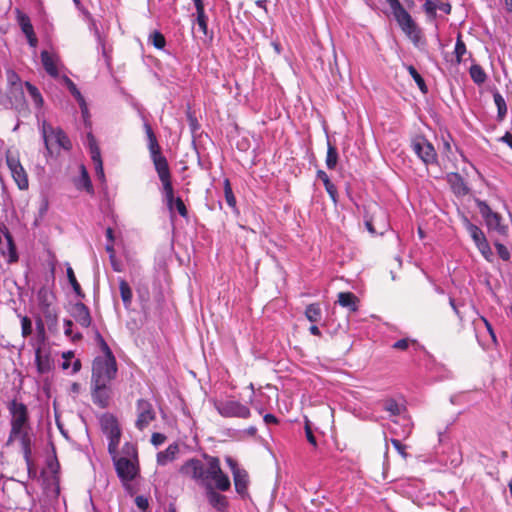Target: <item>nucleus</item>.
<instances>
[{
	"instance_id": "59",
	"label": "nucleus",
	"mask_w": 512,
	"mask_h": 512,
	"mask_svg": "<svg viewBox=\"0 0 512 512\" xmlns=\"http://www.w3.org/2000/svg\"><path fill=\"white\" fill-rule=\"evenodd\" d=\"M481 321L484 323V325H485L488 333L490 334L493 342L496 343V341H497L496 335L494 333V330H493L492 325L490 324V322L486 318H484V317H481Z\"/></svg>"
},
{
	"instance_id": "14",
	"label": "nucleus",
	"mask_w": 512,
	"mask_h": 512,
	"mask_svg": "<svg viewBox=\"0 0 512 512\" xmlns=\"http://www.w3.org/2000/svg\"><path fill=\"white\" fill-rule=\"evenodd\" d=\"M6 163L11 172V175L16 182L17 186L21 190L28 188V177L27 173L21 165L18 156L11 153L6 155Z\"/></svg>"
},
{
	"instance_id": "15",
	"label": "nucleus",
	"mask_w": 512,
	"mask_h": 512,
	"mask_svg": "<svg viewBox=\"0 0 512 512\" xmlns=\"http://www.w3.org/2000/svg\"><path fill=\"white\" fill-rule=\"evenodd\" d=\"M35 363L39 374H47L54 369V360L51 349L47 345H38L35 348Z\"/></svg>"
},
{
	"instance_id": "4",
	"label": "nucleus",
	"mask_w": 512,
	"mask_h": 512,
	"mask_svg": "<svg viewBox=\"0 0 512 512\" xmlns=\"http://www.w3.org/2000/svg\"><path fill=\"white\" fill-rule=\"evenodd\" d=\"M402 32L417 45L422 37L421 29L399 0H386Z\"/></svg>"
},
{
	"instance_id": "11",
	"label": "nucleus",
	"mask_w": 512,
	"mask_h": 512,
	"mask_svg": "<svg viewBox=\"0 0 512 512\" xmlns=\"http://www.w3.org/2000/svg\"><path fill=\"white\" fill-rule=\"evenodd\" d=\"M480 214L484 218L486 225L489 229L495 230L500 234H506L508 226L502 223L500 214L493 212L490 206L482 200L476 201Z\"/></svg>"
},
{
	"instance_id": "64",
	"label": "nucleus",
	"mask_w": 512,
	"mask_h": 512,
	"mask_svg": "<svg viewBox=\"0 0 512 512\" xmlns=\"http://www.w3.org/2000/svg\"><path fill=\"white\" fill-rule=\"evenodd\" d=\"M264 422L266 424H275L278 422V420L273 414H266L264 416Z\"/></svg>"
},
{
	"instance_id": "30",
	"label": "nucleus",
	"mask_w": 512,
	"mask_h": 512,
	"mask_svg": "<svg viewBox=\"0 0 512 512\" xmlns=\"http://www.w3.org/2000/svg\"><path fill=\"white\" fill-rule=\"evenodd\" d=\"M178 445L171 444L167 447L166 450L161 451L157 454V463L159 465H166L168 462L174 460L176 454L178 453Z\"/></svg>"
},
{
	"instance_id": "22",
	"label": "nucleus",
	"mask_w": 512,
	"mask_h": 512,
	"mask_svg": "<svg viewBox=\"0 0 512 512\" xmlns=\"http://www.w3.org/2000/svg\"><path fill=\"white\" fill-rule=\"evenodd\" d=\"M18 23L21 27L22 32L27 37L28 43L31 47L35 48L38 43V39L34 33L33 26L30 22V19L27 15L18 11Z\"/></svg>"
},
{
	"instance_id": "9",
	"label": "nucleus",
	"mask_w": 512,
	"mask_h": 512,
	"mask_svg": "<svg viewBox=\"0 0 512 512\" xmlns=\"http://www.w3.org/2000/svg\"><path fill=\"white\" fill-rule=\"evenodd\" d=\"M412 150L426 164H434L437 161V153L434 146L423 136H416L411 142Z\"/></svg>"
},
{
	"instance_id": "51",
	"label": "nucleus",
	"mask_w": 512,
	"mask_h": 512,
	"mask_svg": "<svg viewBox=\"0 0 512 512\" xmlns=\"http://www.w3.org/2000/svg\"><path fill=\"white\" fill-rule=\"evenodd\" d=\"M320 313V310L316 304H311L306 308L305 315L307 319L311 322L317 320V317Z\"/></svg>"
},
{
	"instance_id": "2",
	"label": "nucleus",
	"mask_w": 512,
	"mask_h": 512,
	"mask_svg": "<svg viewBox=\"0 0 512 512\" xmlns=\"http://www.w3.org/2000/svg\"><path fill=\"white\" fill-rule=\"evenodd\" d=\"M145 132L148 138V148L155 170L163 186V193L168 209L172 212L175 200L174 189L171 181V173L167 159L161 154V148L149 123H144Z\"/></svg>"
},
{
	"instance_id": "8",
	"label": "nucleus",
	"mask_w": 512,
	"mask_h": 512,
	"mask_svg": "<svg viewBox=\"0 0 512 512\" xmlns=\"http://www.w3.org/2000/svg\"><path fill=\"white\" fill-rule=\"evenodd\" d=\"M10 425L11 429L6 445L9 446L15 440H19L21 443L24 457L27 461H29V457L31 454V438L29 436L28 430L30 427L12 422H10Z\"/></svg>"
},
{
	"instance_id": "28",
	"label": "nucleus",
	"mask_w": 512,
	"mask_h": 512,
	"mask_svg": "<svg viewBox=\"0 0 512 512\" xmlns=\"http://www.w3.org/2000/svg\"><path fill=\"white\" fill-rule=\"evenodd\" d=\"M338 302L342 307L348 308L350 311H357L358 298L352 292H340L338 294Z\"/></svg>"
},
{
	"instance_id": "61",
	"label": "nucleus",
	"mask_w": 512,
	"mask_h": 512,
	"mask_svg": "<svg viewBox=\"0 0 512 512\" xmlns=\"http://www.w3.org/2000/svg\"><path fill=\"white\" fill-rule=\"evenodd\" d=\"M437 9L443 11L445 14H450L452 7L450 3L440 2L437 4Z\"/></svg>"
},
{
	"instance_id": "26",
	"label": "nucleus",
	"mask_w": 512,
	"mask_h": 512,
	"mask_svg": "<svg viewBox=\"0 0 512 512\" xmlns=\"http://www.w3.org/2000/svg\"><path fill=\"white\" fill-rule=\"evenodd\" d=\"M73 317L85 328L89 327L92 321L88 307L81 302L73 306Z\"/></svg>"
},
{
	"instance_id": "10",
	"label": "nucleus",
	"mask_w": 512,
	"mask_h": 512,
	"mask_svg": "<svg viewBox=\"0 0 512 512\" xmlns=\"http://www.w3.org/2000/svg\"><path fill=\"white\" fill-rule=\"evenodd\" d=\"M225 461L233 474V480L236 492L245 497L248 494L249 476L245 469L239 467L237 461L231 456H227Z\"/></svg>"
},
{
	"instance_id": "24",
	"label": "nucleus",
	"mask_w": 512,
	"mask_h": 512,
	"mask_svg": "<svg viewBox=\"0 0 512 512\" xmlns=\"http://www.w3.org/2000/svg\"><path fill=\"white\" fill-rule=\"evenodd\" d=\"M5 242L3 241L0 246V252L4 257H8V262L13 263L18 260V255L16 252V247L13 241L12 235L6 229L4 232Z\"/></svg>"
},
{
	"instance_id": "45",
	"label": "nucleus",
	"mask_w": 512,
	"mask_h": 512,
	"mask_svg": "<svg viewBox=\"0 0 512 512\" xmlns=\"http://www.w3.org/2000/svg\"><path fill=\"white\" fill-rule=\"evenodd\" d=\"M89 147H90V154H91V159H92L93 163L96 164L98 161H102L100 149L98 148V146L95 142V139L91 135L89 136Z\"/></svg>"
},
{
	"instance_id": "58",
	"label": "nucleus",
	"mask_w": 512,
	"mask_h": 512,
	"mask_svg": "<svg viewBox=\"0 0 512 512\" xmlns=\"http://www.w3.org/2000/svg\"><path fill=\"white\" fill-rule=\"evenodd\" d=\"M135 503H136L137 507L142 510L147 509L148 505H149L147 498H145L143 496H137L135 499Z\"/></svg>"
},
{
	"instance_id": "33",
	"label": "nucleus",
	"mask_w": 512,
	"mask_h": 512,
	"mask_svg": "<svg viewBox=\"0 0 512 512\" xmlns=\"http://www.w3.org/2000/svg\"><path fill=\"white\" fill-rule=\"evenodd\" d=\"M63 81H64L65 85L67 86V88L69 89V91L71 92V94L78 101V103L81 106V108L82 109H84V108L86 109V107H85V100H84L82 94L80 93V91L78 90V88L76 87L75 83L70 78H68L67 76L63 77Z\"/></svg>"
},
{
	"instance_id": "55",
	"label": "nucleus",
	"mask_w": 512,
	"mask_h": 512,
	"mask_svg": "<svg viewBox=\"0 0 512 512\" xmlns=\"http://www.w3.org/2000/svg\"><path fill=\"white\" fill-rule=\"evenodd\" d=\"M175 207L178 211V213L182 216V217H187L188 215V211H187V208L184 204V202L182 201L181 198H176L175 200Z\"/></svg>"
},
{
	"instance_id": "54",
	"label": "nucleus",
	"mask_w": 512,
	"mask_h": 512,
	"mask_svg": "<svg viewBox=\"0 0 512 512\" xmlns=\"http://www.w3.org/2000/svg\"><path fill=\"white\" fill-rule=\"evenodd\" d=\"M391 444L402 455V457H407L406 446L402 444L400 440L393 438L391 439Z\"/></svg>"
},
{
	"instance_id": "1",
	"label": "nucleus",
	"mask_w": 512,
	"mask_h": 512,
	"mask_svg": "<svg viewBox=\"0 0 512 512\" xmlns=\"http://www.w3.org/2000/svg\"><path fill=\"white\" fill-rule=\"evenodd\" d=\"M204 459L206 460V465L197 458L188 459L180 467V474L204 487L210 483V480H213L216 489L228 491L231 487V482L229 477L222 471L219 458L205 454Z\"/></svg>"
},
{
	"instance_id": "62",
	"label": "nucleus",
	"mask_w": 512,
	"mask_h": 512,
	"mask_svg": "<svg viewBox=\"0 0 512 512\" xmlns=\"http://www.w3.org/2000/svg\"><path fill=\"white\" fill-rule=\"evenodd\" d=\"M94 166H95V170H96L97 176L100 179H104V171H103V163H102V161H98L96 164H94Z\"/></svg>"
},
{
	"instance_id": "60",
	"label": "nucleus",
	"mask_w": 512,
	"mask_h": 512,
	"mask_svg": "<svg viewBox=\"0 0 512 512\" xmlns=\"http://www.w3.org/2000/svg\"><path fill=\"white\" fill-rule=\"evenodd\" d=\"M327 415L329 416L330 423L333 424L334 422V410L330 405H327L325 408L322 407V416Z\"/></svg>"
},
{
	"instance_id": "35",
	"label": "nucleus",
	"mask_w": 512,
	"mask_h": 512,
	"mask_svg": "<svg viewBox=\"0 0 512 512\" xmlns=\"http://www.w3.org/2000/svg\"><path fill=\"white\" fill-rule=\"evenodd\" d=\"M407 70H408V73L410 74V76L416 82V84H417L418 88L420 89V91L422 93L426 94L428 92V87H427V85L425 83V80L419 74V72L416 70V68L413 65H409V66H407Z\"/></svg>"
},
{
	"instance_id": "18",
	"label": "nucleus",
	"mask_w": 512,
	"mask_h": 512,
	"mask_svg": "<svg viewBox=\"0 0 512 512\" xmlns=\"http://www.w3.org/2000/svg\"><path fill=\"white\" fill-rule=\"evenodd\" d=\"M92 384V400L94 404L100 408L109 406L111 398V389L109 383L91 382Z\"/></svg>"
},
{
	"instance_id": "5",
	"label": "nucleus",
	"mask_w": 512,
	"mask_h": 512,
	"mask_svg": "<svg viewBox=\"0 0 512 512\" xmlns=\"http://www.w3.org/2000/svg\"><path fill=\"white\" fill-rule=\"evenodd\" d=\"M42 136L46 149L49 154H54L63 148L69 150L71 148V142L67 135L61 129H54L46 121L42 124Z\"/></svg>"
},
{
	"instance_id": "46",
	"label": "nucleus",
	"mask_w": 512,
	"mask_h": 512,
	"mask_svg": "<svg viewBox=\"0 0 512 512\" xmlns=\"http://www.w3.org/2000/svg\"><path fill=\"white\" fill-rule=\"evenodd\" d=\"M224 194H225V199H226L227 204L230 207H235L236 199L234 197V194H233V191H232V188L230 185V181L228 179H225V181H224Z\"/></svg>"
},
{
	"instance_id": "25",
	"label": "nucleus",
	"mask_w": 512,
	"mask_h": 512,
	"mask_svg": "<svg viewBox=\"0 0 512 512\" xmlns=\"http://www.w3.org/2000/svg\"><path fill=\"white\" fill-rule=\"evenodd\" d=\"M382 409L390 416H402L407 414V408L404 403H399L393 398H386L381 401Z\"/></svg>"
},
{
	"instance_id": "16",
	"label": "nucleus",
	"mask_w": 512,
	"mask_h": 512,
	"mask_svg": "<svg viewBox=\"0 0 512 512\" xmlns=\"http://www.w3.org/2000/svg\"><path fill=\"white\" fill-rule=\"evenodd\" d=\"M155 411L152 404L144 399L137 401V420L135 426L139 430H144L153 420H155Z\"/></svg>"
},
{
	"instance_id": "53",
	"label": "nucleus",
	"mask_w": 512,
	"mask_h": 512,
	"mask_svg": "<svg viewBox=\"0 0 512 512\" xmlns=\"http://www.w3.org/2000/svg\"><path fill=\"white\" fill-rule=\"evenodd\" d=\"M478 249L480 250V252L482 253V255L487 259V260H490V256L492 255V251H491V248L489 246V243L486 240H484L483 242H481L479 245H477Z\"/></svg>"
},
{
	"instance_id": "29",
	"label": "nucleus",
	"mask_w": 512,
	"mask_h": 512,
	"mask_svg": "<svg viewBox=\"0 0 512 512\" xmlns=\"http://www.w3.org/2000/svg\"><path fill=\"white\" fill-rule=\"evenodd\" d=\"M464 226L467 232L469 233L470 237L475 242L476 246L479 245L484 240H486L483 231L478 226L471 223L467 218L464 219Z\"/></svg>"
},
{
	"instance_id": "44",
	"label": "nucleus",
	"mask_w": 512,
	"mask_h": 512,
	"mask_svg": "<svg viewBox=\"0 0 512 512\" xmlns=\"http://www.w3.org/2000/svg\"><path fill=\"white\" fill-rule=\"evenodd\" d=\"M322 181L324 183L327 193L330 195L334 203L337 201V189L333 183L327 178L326 174L322 171Z\"/></svg>"
},
{
	"instance_id": "19",
	"label": "nucleus",
	"mask_w": 512,
	"mask_h": 512,
	"mask_svg": "<svg viewBox=\"0 0 512 512\" xmlns=\"http://www.w3.org/2000/svg\"><path fill=\"white\" fill-rule=\"evenodd\" d=\"M8 410L11 415L10 422L30 427L28 409L25 404L13 400L9 403Z\"/></svg>"
},
{
	"instance_id": "63",
	"label": "nucleus",
	"mask_w": 512,
	"mask_h": 512,
	"mask_svg": "<svg viewBox=\"0 0 512 512\" xmlns=\"http://www.w3.org/2000/svg\"><path fill=\"white\" fill-rule=\"evenodd\" d=\"M500 141L506 143L512 149V133L506 132L504 136L500 138Z\"/></svg>"
},
{
	"instance_id": "37",
	"label": "nucleus",
	"mask_w": 512,
	"mask_h": 512,
	"mask_svg": "<svg viewBox=\"0 0 512 512\" xmlns=\"http://www.w3.org/2000/svg\"><path fill=\"white\" fill-rule=\"evenodd\" d=\"M328 150L326 156V165L329 169L335 168L338 161V152L336 147L332 146L330 141L328 140Z\"/></svg>"
},
{
	"instance_id": "34",
	"label": "nucleus",
	"mask_w": 512,
	"mask_h": 512,
	"mask_svg": "<svg viewBox=\"0 0 512 512\" xmlns=\"http://www.w3.org/2000/svg\"><path fill=\"white\" fill-rule=\"evenodd\" d=\"M119 289L122 301L125 307H129L132 301V290L126 280L121 279L119 282Z\"/></svg>"
},
{
	"instance_id": "52",
	"label": "nucleus",
	"mask_w": 512,
	"mask_h": 512,
	"mask_svg": "<svg viewBox=\"0 0 512 512\" xmlns=\"http://www.w3.org/2000/svg\"><path fill=\"white\" fill-rule=\"evenodd\" d=\"M72 326H73V323L71 320H64L65 335L68 337H71L74 341L80 340L82 338V335L80 333L73 335Z\"/></svg>"
},
{
	"instance_id": "39",
	"label": "nucleus",
	"mask_w": 512,
	"mask_h": 512,
	"mask_svg": "<svg viewBox=\"0 0 512 512\" xmlns=\"http://www.w3.org/2000/svg\"><path fill=\"white\" fill-rule=\"evenodd\" d=\"M67 277L76 295L79 297H84V293L82 292L81 286L78 283L74 271L71 267L67 268Z\"/></svg>"
},
{
	"instance_id": "43",
	"label": "nucleus",
	"mask_w": 512,
	"mask_h": 512,
	"mask_svg": "<svg viewBox=\"0 0 512 512\" xmlns=\"http://www.w3.org/2000/svg\"><path fill=\"white\" fill-rule=\"evenodd\" d=\"M36 330H37V337H36V346L38 345H46V332H45V326L41 319H39L36 322Z\"/></svg>"
},
{
	"instance_id": "42",
	"label": "nucleus",
	"mask_w": 512,
	"mask_h": 512,
	"mask_svg": "<svg viewBox=\"0 0 512 512\" xmlns=\"http://www.w3.org/2000/svg\"><path fill=\"white\" fill-rule=\"evenodd\" d=\"M149 41L156 47L157 49L164 48L166 44L165 37L159 31H154L149 36Z\"/></svg>"
},
{
	"instance_id": "27",
	"label": "nucleus",
	"mask_w": 512,
	"mask_h": 512,
	"mask_svg": "<svg viewBox=\"0 0 512 512\" xmlns=\"http://www.w3.org/2000/svg\"><path fill=\"white\" fill-rule=\"evenodd\" d=\"M196 8V23L199 31L206 36L208 31V18L205 14L204 4L202 0H193Z\"/></svg>"
},
{
	"instance_id": "13",
	"label": "nucleus",
	"mask_w": 512,
	"mask_h": 512,
	"mask_svg": "<svg viewBox=\"0 0 512 512\" xmlns=\"http://www.w3.org/2000/svg\"><path fill=\"white\" fill-rule=\"evenodd\" d=\"M365 226L372 235H383L389 228L387 213L379 208L365 220Z\"/></svg>"
},
{
	"instance_id": "7",
	"label": "nucleus",
	"mask_w": 512,
	"mask_h": 512,
	"mask_svg": "<svg viewBox=\"0 0 512 512\" xmlns=\"http://www.w3.org/2000/svg\"><path fill=\"white\" fill-rule=\"evenodd\" d=\"M99 423L102 432L109 439V454H115L118 452V446L121 438V429L117 418L111 413H104L100 416Z\"/></svg>"
},
{
	"instance_id": "57",
	"label": "nucleus",
	"mask_w": 512,
	"mask_h": 512,
	"mask_svg": "<svg viewBox=\"0 0 512 512\" xmlns=\"http://www.w3.org/2000/svg\"><path fill=\"white\" fill-rule=\"evenodd\" d=\"M111 266L114 271L121 272L122 271V265L120 261L116 258V255H110L109 256Z\"/></svg>"
},
{
	"instance_id": "41",
	"label": "nucleus",
	"mask_w": 512,
	"mask_h": 512,
	"mask_svg": "<svg viewBox=\"0 0 512 512\" xmlns=\"http://www.w3.org/2000/svg\"><path fill=\"white\" fill-rule=\"evenodd\" d=\"M96 341H97L101 351L104 354L103 356H100L101 358L114 357L110 347L108 346V344L106 343V341L104 340V338L101 336V334L99 332L96 333Z\"/></svg>"
},
{
	"instance_id": "23",
	"label": "nucleus",
	"mask_w": 512,
	"mask_h": 512,
	"mask_svg": "<svg viewBox=\"0 0 512 512\" xmlns=\"http://www.w3.org/2000/svg\"><path fill=\"white\" fill-rule=\"evenodd\" d=\"M41 61L45 71L53 78L58 77V63L59 58L57 55L52 54L46 50L41 52Z\"/></svg>"
},
{
	"instance_id": "47",
	"label": "nucleus",
	"mask_w": 512,
	"mask_h": 512,
	"mask_svg": "<svg viewBox=\"0 0 512 512\" xmlns=\"http://www.w3.org/2000/svg\"><path fill=\"white\" fill-rule=\"evenodd\" d=\"M423 10L431 20L436 18L437 4L433 0H425Z\"/></svg>"
},
{
	"instance_id": "31",
	"label": "nucleus",
	"mask_w": 512,
	"mask_h": 512,
	"mask_svg": "<svg viewBox=\"0 0 512 512\" xmlns=\"http://www.w3.org/2000/svg\"><path fill=\"white\" fill-rule=\"evenodd\" d=\"M469 74L472 81L478 86L484 84L487 80L486 72L484 71L482 66L477 63H474L470 66Z\"/></svg>"
},
{
	"instance_id": "32",
	"label": "nucleus",
	"mask_w": 512,
	"mask_h": 512,
	"mask_svg": "<svg viewBox=\"0 0 512 512\" xmlns=\"http://www.w3.org/2000/svg\"><path fill=\"white\" fill-rule=\"evenodd\" d=\"M494 103L497 107V119L503 121L507 115V104L504 97L498 92L493 93Z\"/></svg>"
},
{
	"instance_id": "3",
	"label": "nucleus",
	"mask_w": 512,
	"mask_h": 512,
	"mask_svg": "<svg viewBox=\"0 0 512 512\" xmlns=\"http://www.w3.org/2000/svg\"><path fill=\"white\" fill-rule=\"evenodd\" d=\"M123 452L126 456L118 457L117 452L112 456L118 477L124 484L134 480L139 472L137 450L133 445L125 444Z\"/></svg>"
},
{
	"instance_id": "21",
	"label": "nucleus",
	"mask_w": 512,
	"mask_h": 512,
	"mask_svg": "<svg viewBox=\"0 0 512 512\" xmlns=\"http://www.w3.org/2000/svg\"><path fill=\"white\" fill-rule=\"evenodd\" d=\"M446 178L451 190L456 196H466L470 192L464 178L459 173H448Z\"/></svg>"
},
{
	"instance_id": "38",
	"label": "nucleus",
	"mask_w": 512,
	"mask_h": 512,
	"mask_svg": "<svg viewBox=\"0 0 512 512\" xmlns=\"http://www.w3.org/2000/svg\"><path fill=\"white\" fill-rule=\"evenodd\" d=\"M25 86L35 105L37 107H41L43 105V98L37 87L32 85L30 82H25Z\"/></svg>"
},
{
	"instance_id": "56",
	"label": "nucleus",
	"mask_w": 512,
	"mask_h": 512,
	"mask_svg": "<svg viewBox=\"0 0 512 512\" xmlns=\"http://www.w3.org/2000/svg\"><path fill=\"white\" fill-rule=\"evenodd\" d=\"M165 440L166 436L161 433H153L151 436V442L156 446L161 445Z\"/></svg>"
},
{
	"instance_id": "49",
	"label": "nucleus",
	"mask_w": 512,
	"mask_h": 512,
	"mask_svg": "<svg viewBox=\"0 0 512 512\" xmlns=\"http://www.w3.org/2000/svg\"><path fill=\"white\" fill-rule=\"evenodd\" d=\"M32 333V321L29 317L23 316L21 318V334L24 338L28 337Z\"/></svg>"
},
{
	"instance_id": "12",
	"label": "nucleus",
	"mask_w": 512,
	"mask_h": 512,
	"mask_svg": "<svg viewBox=\"0 0 512 512\" xmlns=\"http://www.w3.org/2000/svg\"><path fill=\"white\" fill-rule=\"evenodd\" d=\"M216 409L223 417L246 419L250 416L249 408L235 400L221 401L216 404Z\"/></svg>"
},
{
	"instance_id": "20",
	"label": "nucleus",
	"mask_w": 512,
	"mask_h": 512,
	"mask_svg": "<svg viewBox=\"0 0 512 512\" xmlns=\"http://www.w3.org/2000/svg\"><path fill=\"white\" fill-rule=\"evenodd\" d=\"M205 495L209 504L218 511H225L228 507V500L225 495L218 493L211 483L205 486Z\"/></svg>"
},
{
	"instance_id": "50",
	"label": "nucleus",
	"mask_w": 512,
	"mask_h": 512,
	"mask_svg": "<svg viewBox=\"0 0 512 512\" xmlns=\"http://www.w3.org/2000/svg\"><path fill=\"white\" fill-rule=\"evenodd\" d=\"M495 248L497 250V253L499 255V257L503 260V261H509L510 260V251L509 249L502 243H499V242H496L495 243Z\"/></svg>"
},
{
	"instance_id": "40",
	"label": "nucleus",
	"mask_w": 512,
	"mask_h": 512,
	"mask_svg": "<svg viewBox=\"0 0 512 512\" xmlns=\"http://www.w3.org/2000/svg\"><path fill=\"white\" fill-rule=\"evenodd\" d=\"M304 430H305V436H306V439L307 441L313 446V447H317V439L314 435V432H313V428H312V423L311 421L305 417V424H304Z\"/></svg>"
},
{
	"instance_id": "17",
	"label": "nucleus",
	"mask_w": 512,
	"mask_h": 512,
	"mask_svg": "<svg viewBox=\"0 0 512 512\" xmlns=\"http://www.w3.org/2000/svg\"><path fill=\"white\" fill-rule=\"evenodd\" d=\"M7 77V96L9 102L12 104L13 99L15 101H21L23 99L24 93L22 89V81L19 75L12 69L6 70Z\"/></svg>"
},
{
	"instance_id": "36",
	"label": "nucleus",
	"mask_w": 512,
	"mask_h": 512,
	"mask_svg": "<svg viewBox=\"0 0 512 512\" xmlns=\"http://www.w3.org/2000/svg\"><path fill=\"white\" fill-rule=\"evenodd\" d=\"M466 52H467L466 44L464 43V41L462 39L461 33H459L457 36V39H456V44H455V49H454V54H455L457 64H460L463 61V56L466 54Z\"/></svg>"
},
{
	"instance_id": "48",
	"label": "nucleus",
	"mask_w": 512,
	"mask_h": 512,
	"mask_svg": "<svg viewBox=\"0 0 512 512\" xmlns=\"http://www.w3.org/2000/svg\"><path fill=\"white\" fill-rule=\"evenodd\" d=\"M416 343H417L416 340L409 339V338H402V339L397 340L392 345V348L395 350L406 351L410 347V345H415Z\"/></svg>"
},
{
	"instance_id": "6",
	"label": "nucleus",
	"mask_w": 512,
	"mask_h": 512,
	"mask_svg": "<svg viewBox=\"0 0 512 512\" xmlns=\"http://www.w3.org/2000/svg\"><path fill=\"white\" fill-rule=\"evenodd\" d=\"M117 374L115 357H96L92 364L91 382L110 383Z\"/></svg>"
}]
</instances>
